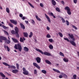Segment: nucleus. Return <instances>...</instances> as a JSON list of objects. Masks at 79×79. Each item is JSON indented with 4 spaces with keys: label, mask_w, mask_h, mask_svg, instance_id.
Returning a JSON list of instances; mask_svg holds the SVG:
<instances>
[{
    "label": "nucleus",
    "mask_w": 79,
    "mask_h": 79,
    "mask_svg": "<svg viewBox=\"0 0 79 79\" xmlns=\"http://www.w3.org/2000/svg\"><path fill=\"white\" fill-rule=\"evenodd\" d=\"M14 48L16 50H19V52H21L22 50V46L19 43L18 44H15L14 46Z\"/></svg>",
    "instance_id": "nucleus-1"
},
{
    "label": "nucleus",
    "mask_w": 79,
    "mask_h": 79,
    "mask_svg": "<svg viewBox=\"0 0 79 79\" xmlns=\"http://www.w3.org/2000/svg\"><path fill=\"white\" fill-rule=\"evenodd\" d=\"M36 50L37 52H39L41 53H42V54H44V55L47 56H51V54L50 53L47 52H44L42 50H40V49L37 48H36Z\"/></svg>",
    "instance_id": "nucleus-2"
},
{
    "label": "nucleus",
    "mask_w": 79,
    "mask_h": 79,
    "mask_svg": "<svg viewBox=\"0 0 79 79\" xmlns=\"http://www.w3.org/2000/svg\"><path fill=\"white\" fill-rule=\"evenodd\" d=\"M65 10H67V12L68 15H71V12L70 11V9L68 6H66L65 7Z\"/></svg>",
    "instance_id": "nucleus-3"
},
{
    "label": "nucleus",
    "mask_w": 79,
    "mask_h": 79,
    "mask_svg": "<svg viewBox=\"0 0 79 79\" xmlns=\"http://www.w3.org/2000/svg\"><path fill=\"white\" fill-rule=\"evenodd\" d=\"M15 31H16V34H17L16 35V37H17V38H19V34H18L19 30H18V27H15Z\"/></svg>",
    "instance_id": "nucleus-4"
},
{
    "label": "nucleus",
    "mask_w": 79,
    "mask_h": 79,
    "mask_svg": "<svg viewBox=\"0 0 79 79\" xmlns=\"http://www.w3.org/2000/svg\"><path fill=\"white\" fill-rule=\"evenodd\" d=\"M23 74H24L25 75H28L29 74V72L27 71L26 69V68L24 67H23Z\"/></svg>",
    "instance_id": "nucleus-5"
},
{
    "label": "nucleus",
    "mask_w": 79,
    "mask_h": 79,
    "mask_svg": "<svg viewBox=\"0 0 79 79\" xmlns=\"http://www.w3.org/2000/svg\"><path fill=\"white\" fill-rule=\"evenodd\" d=\"M68 35L69 36V39H72L73 41H75V39L74 38V36L72 35H71L70 34H69Z\"/></svg>",
    "instance_id": "nucleus-6"
},
{
    "label": "nucleus",
    "mask_w": 79,
    "mask_h": 79,
    "mask_svg": "<svg viewBox=\"0 0 79 79\" xmlns=\"http://www.w3.org/2000/svg\"><path fill=\"white\" fill-rule=\"evenodd\" d=\"M35 60L38 63H40L41 62V58L39 57H36Z\"/></svg>",
    "instance_id": "nucleus-7"
},
{
    "label": "nucleus",
    "mask_w": 79,
    "mask_h": 79,
    "mask_svg": "<svg viewBox=\"0 0 79 79\" xmlns=\"http://www.w3.org/2000/svg\"><path fill=\"white\" fill-rule=\"evenodd\" d=\"M33 64L34 65V66L36 67V68H37L38 69H40V67L36 63L34 62L33 63Z\"/></svg>",
    "instance_id": "nucleus-8"
},
{
    "label": "nucleus",
    "mask_w": 79,
    "mask_h": 79,
    "mask_svg": "<svg viewBox=\"0 0 79 79\" xmlns=\"http://www.w3.org/2000/svg\"><path fill=\"white\" fill-rule=\"evenodd\" d=\"M10 21L11 23L15 24V25H16L17 24V21H15L14 20L11 19L10 20Z\"/></svg>",
    "instance_id": "nucleus-9"
},
{
    "label": "nucleus",
    "mask_w": 79,
    "mask_h": 79,
    "mask_svg": "<svg viewBox=\"0 0 79 79\" xmlns=\"http://www.w3.org/2000/svg\"><path fill=\"white\" fill-rule=\"evenodd\" d=\"M45 15L46 18L47 19H48V22L50 23H51V21L50 20V19L49 17H48V15H47L46 14H45Z\"/></svg>",
    "instance_id": "nucleus-10"
},
{
    "label": "nucleus",
    "mask_w": 79,
    "mask_h": 79,
    "mask_svg": "<svg viewBox=\"0 0 79 79\" xmlns=\"http://www.w3.org/2000/svg\"><path fill=\"white\" fill-rule=\"evenodd\" d=\"M0 39L2 40H6L7 38L4 36H0Z\"/></svg>",
    "instance_id": "nucleus-11"
},
{
    "label": "nucleus",
    "mask_w": 79,
    "mask_h": 79,
    "mask_svg": "<svg viewBox=\"0 0 79 79\" xmlns=\"http://www.w3.org/2000/svg\"><path fill=\"white\" fill-rule=\"evenodd\" d=\"M23 39L21 37L20 38V41L21 42H24V40H26V39L24 38V37H23Z\"/></svg>",
    "instance_id": "nucleus-12"
},
{
    "label": "nucleus",
    "mask_w": 79,
    "mask_h": 79,
    "mask_svg": "<svg viewBox=\"0 0 79 79\" xmlns=\"http://www.w3.org/2000/svg\"><path fill=\"white\" fill-rule=\"evenodd\" d=\"M74 41L73 40L72 41H70L69 42L72 45H73V46H76V44L75 42H74Z\"/></svg>",
    "instance_id": "nucleus-13"
},
{
    "label": "nucleus",
    "mask_w": 79,
    "mask_h": 79,
    "mask_svg": "<svg viewBox=\"0 0 79 79\" xmlns=\"http://www.w3.org/2000/svg\"><path fill=\"white\" fill-rule=\"evenodd\" d=\"M20 26L21 27V28L22 29H25V26H24V25L23 24V23H20Z\"/></svg>",
    "instance_id": "nucleus-14"
},
{
    "label": "nucleus",
    "mask_w": 79,
    "mask_h": 79,
    "mask_svg": "<svg viewBox=\"0 0 79 79\" xmlns=\"http://www.w3.org/2000/svg\"><path fill=\"white\" fill-rule=\"evenodd\" d=\"M51 2L53 5H54V6H55V5H56V2H55V0H52Z\"/></svg>",
    "instance_id": "nucleus-15"
},
{
    "label": "nucleus",
    "mask_w": 79,
    "mask_h": 79,
    "mask_svg": "<svg viewBox=\"0 0 79 79\" xmlns=\"http://www.w3.org/2000/svg\"><path fill=\"white\" fill-rule=\"evenodd\" d=\"M63 60V61H64V62H65V63H68V62L69 61V60H68V59L67 58H64Z\"/></svg>",
    "instance_id": "nucleus-16"
},
{
    "label": "nucleus",
    "mask_w": 79,
    "mask_h": 79,
    "mask_svg": "<svg viewBox=\"0 0 79 79\" xmlns=\"http://www.w3.org/2000/svg\"><path fill=\"white\" fill-rule=\"evenodd\" d=\"M61 74L62 75H63V76L64 77V78H65L66 79H67V78H68V76H67V75L62 73H61Z\"/></svg>",
    "instance_id": "nucleus-17"
},
{
    "label": "nucleus",
    "mask_w": 79,
    "mask_h": 79,
    "mask_svg": "<svg viewBox=\"0 0 79 79\" xmlns=\"http://www.w3.org/2000/svg\"><path fill=\"white\" fill-rule=\"evenodd\" d=\"M12 39L15 43H18V40L16 39H15L12 38Z\"/></svg>",
    "instance_id": "nucleus-18"
},
{
    "label": "nucleus",
    "mask_w": 79,
    "mask_h": 79,
    "mask_svg": "<svg viewBox=\"0 0 79 79\" xmlns=\"http://www.w3.org/2000/svg\"><path fill=\"white\" fill-rule=\"evenodd\" d=\"M18 72V70L17 69L13 70L12 71V73H14V74H16Z\"/></svg>",
    "instance_id": "nucleus-19"
},
{
    "label": "nucleus",
    "mask_w": 79,
    "mask_h": 79,
    "mask_svg": "<svg viewBox=\"0 0 79 79\" xmlns=\"http://www.w3.org/2000/svg\"><path fill=\"white\" fill-rule=\"evenodd\" d=\"M45 61L46 63L48 64H52V63L51 62L48 60H45Z\"/></svg>",
    "instance_id": "nucleus-20"
},
{
    "label": "nucleus",
    "mask_w": 79,
    "mask_h": 79,
    "mask_svg": "<svg viewBox=\"0 0 79 79\" xmlns=\"http://www.w3.org/2000/svg\"><path fill=\"white\" fill-rule=\"evenodd\" d=\"M53 69V71H55V72H56V73H60V72L59 71V70H58L57 69Z\"/></svg>",
    "instance_id": "nucleus-21"
},
{
    "label": "nucleus",
    "mask_w": 79,
    "mask_h": 79,
    "mask_svg": "<svg viewBox=\"0 0 79 79\" xmlns=\"http://www.w3.org/2000/svg\"><path fill=\"white\" fill-rule=\"evenodd\" d=\"M24 51H25V52H28V51H29V48H27V47H24Z\"/></svg>",
    "instance_id": "nucleus-22"
},
{
    "label": "nucleus",
    "mask_w": 79,
    "mask_h": 79,
    "mask_svg": "<svg viewBox=\"0 0 79 79\" xmlns=\"http://www.w3.org/2000/svg\"><path fill=\"white\" fill-rule=\"evenodd\" d=\"M49 48L51 50H52V49H53V46L52 45L50 44L49 46Z\"/></svg>",
    "instance_id": "nucleus-23"
},
{
    "label": "nucleus",
    "mask_w": 79,
    "mask_h": 79,
    "mask_svg": "<svg viewBox=\"0 0 79 79\" xmlns=\"http://www.w3.org/2000/svg\"><path fill=\"white\" fill-rule=\"evenodd\" d=\"M23 35L25 37H27L28 36V34L27 32H23Z\"/></svg>",
    "instance_id": "nucleus-24"
},
{
    "label": "nucleus",
    "mask_w": 79,
    "mask_h": 79,
    "mask_svg": "<svg viewBox=\"0 0 79 79\" xmlns=\"http://www.w3.org/2000/svg\"><path fill=\"white\" fill-rule=\"evenodd\" d=\"M6 40V42L7 44H10V43H11V41H10V40H7V39Z\"/></svg>",
    "instance_id": "nucleus-25"
},
{
    "label": "nucleus",
    "mask_w": 79,
    "mask_h": 79,
    "mask_svg": "<svg viewBox=\"0 0 79 79\" xmlns=\"http://www.w3.org/2000/svg\"><path fill=\"white\" fill-rule=\"evenodd\" d=\"M0 75L2 76V77H5V75L4 74L2 73L1 72L0 73Z\"/></svg>",
    "instance_id": "nucleus-26"
},
{
    "label": "nucleus",
    "mask_w": 79,
    "mask_h": 79,
    "mask_svg": "<svg viewBox=\"0 0 79 79\" xmlns=\"http://www.w3.org/2000/svg\"><path fill=\"white\" fill-rule=\"evenodd\" d=\"M41 72L42 73H43L44 74H45L47 73V71L45 70H41Z\"/></svg>",
    "instance_id": "nucleus-27"
},
{
    "label": "nucleus",
    "mask_w": 79,
    "mask_h": 79,
    "mask_svg": "<svg viewBox=\"0 0 79 79\" xmlns=\"http://www.w3.org/2000/svg\"><path fill=\"white\" fill-rule=\"evenodd\" d=\"M50 15L51 16H53V18H54V19L56 18V17L53 14L52 12H51L50 13Z\"/></svg>",
    "instance_id": "nucleus-28"
},
{
    "label": "nucleus",
    "mask_w": 79,
    "mask_h": 79,
    "mask_svg": "<svg viewBox=\"0 0 79 79\" xmlns=\"http://www.w3.org/2000/svg\"><path fill=\"white\" fill-rule=\"evenodd\" d=\"M35 18L37 19V20H38V21H41V19L40 18H39V17L37 16V15H36Z\"/></svg>",
    "instance_id": "nucleus-29"
},
{
    "label": "nucleus",
    "mask_w": 79,
    "mask_h": 79,
    "mask_svg": "<svg viewBox=\"0 0 79 79\" xmlns=\"http://www.w3.org/2000/svg\"><path fill=\"white\" fill-rule=\"evenodd\" d=\"M2 64H4V65L6 66H9V64H7L6 63V62H3L2 63Z\"/></svg>",
    "instance_id": "nucleus-30"
},
{
    "label": "nucleus",
    "mask_w": 79,
    "mask_h": 79,
    "mask_svg": "<svg viewBox=\"0 0 79 79\" xmlns=\"http://www.w3.org/2000/svg\"><path fill=\"white\" fill-rule=\"evenodd\" d=\"M28 3L29 5L31 6V7H32V8H34V6H33L32 5L31 3H30V2H28Z\"/></svg>",
    "instance_id": "nucleus-31"
},
{
    "label": "nucleus",
    "mask_w": 79,
    "mask_h": 79,
    "mask_svg": "<svg viewBox=\"0 0 79 79\" xmlns=\"http://www.w3.org/2000/svg\"><path fill=\"white\" fill-rule=\"evenodd\" d=\"M9 26L11 27H12V28H13V24H11V23H9Z\"/></svg>",
    "instance_id": "nucleus-32"
},
{
    "label": "nucleus",
    "mask_w": 79,
    "mask_h": 79,
    "mask_svg": "<svg viewBox=\"0 0 79 79\" xmlns=\"http://www.w3.org/2000/svg\"><path fill=\"white\" fill-rule=\"evenodd\" d=\"M16 66L17 69H19V64H16Z\"/></svg>",
    "instance_id": "nucleus-33"
},
{
    "label": "nucleus",
    "mask_w": 79,
    "mask_h": 79,
    "mask_svg": "<svg viewBox=\"0 0 79 79\" xmlns=\"http://www.w3.org/2000/svg\"><path fill=\"white\" fill-rule=\"evenodd\" d=\"M33 35V33H32V32H31L30 35H29V37H30V38H31V37H32V36Z\"/></svg>",
    "instance_id": "nucleus-34"
},
{
    "label": "nucleus",
    "mask_w": 79,
    "mask_h": 79,
    "mask_svg": "<svg viewBox=\"0 0 79 79\" xmlns=\"http://www.w3.org/2000/svg\"><path fill=\"white\" fill-rule=\"evenodd\" d=\"M56 10L57 11H58V12H60V8L58 7H56Z\"/></svg>",
    "instance_id": "nucleus-35"
},
{
    "label": "nucleus",
    "mask_w": 79,
    "mask_h": 79,
    "mask_svg": "<svg viewBox=\"0 0 79 79\" xmlns=\"http://www.w3.org/2000/svg\"><path fill=\"white\" fill-rule=\"evenodd\" d=\"M58 34H59L60 37H63V34L61 32H58Z\"/></svg>",
    "instance_id": "nucleus-36"
},
{
    "label": "nucleus",
    "mask_w": 79,
    "mask_h": 79,
    "mask_svg": "<svg viewBox=\"0 0 79 79\" xmlns=\"http://www.w3.org/2000/svg\"><path fill=\"white\" fill-rule=\"evenodd\" d=\"M6 12H7V13H10V10H9V8H6Z\"/></svg>",
    "instance_id": "nucleus-37"
},
{
    "label": "nucleus",
    "mask_w": 79,
    "mask_h": 79,
    "mask_svg": "<svg viewBox=\"0 0 79 79\" xmlns=\"http://www.w3.org/2000/svg\"><path fill=\"white\" fill-rule=\"evenodd\" d=\"M4 31V34H5V35H9V34H8V33L7 31L5 30Z\"/></svg>",
    "instance_id": "nucleus-38"
},
{
    "label": "nucleus",
    "mask_w": 79,
    "mask_h": 79,
    "mask_svg": "<svg viewBox=\"0 0 79 79\" xmlns=\"http://www.w3.org/2000/svg\"><path fill=\"white\" fill-rule=\"evenodd\" d=\"M59 53H60V56H64V54H63V53H62V52H60Z\"/></svg>",
    "instance_id": "nucleus-39"
},
{
    "label": "nucleus",
    "mask_w": 79,
    "mask_h": 79,
    "mask_svg": "<svg viewBox=\"0 0 79 79\" xmlns=\"http://www.w3.org/2000/svg\"><path fill=\"white\" fill-rule=\"evenodd\" d=\"M49 42H50L51 43H52L53 42V39H50L48 40Z\"/></svg>",
    "instance_id": "nucleus-40"
},
{
    "label": "nucleus",
    "mask_w": 79,
    "mask_h": 79,
    "mask_svg": "<svg viewBox=\"0 0 79 79\" xmlns=\"http://www.w3.org/2000/svg\"><path fill=\"white\" fill-rule=\"evenodd\" d=\"M11 33L12 34H16V31L15 32V31H14V30H12V31H11Z\"/></svg>",
    "instance_id": "nucleus-41"
},
{
    "label": "nucleus",
    "mask_w": 79,
    "mask_h": 79,
    "mask_svg": "<svg viewBox=\"0 0 79 79\" xmlns=\"http://www.w3.org/2000/svg\"><path fill=\"white\" fill-rule=\"evenodd\" d=\"M46 37L47 38H50L51 37V35L49 34H48L46 35Z\"/></svg>",
    "instance_id": "nucleus-42"
},
{
    "label": "nucleus",
    "mask_w": 79,
    "mask_h": 79,
    "mask_svg": "<svg viewBox=\"0 0 79 79\" xmlns=\"http://www.w3.org/2000/svg\"><path fill=\"white\" fill-rule=\"evenodd\" d=\"M11 68H12V69H16V67L14 65H11Z\"/></svg>",
    "instance_id": "nucleus-43"
},
{
    "label": "nucleus",
    "mask_w": 79,
    "mask_h": 79,
    "mask_svg": "<svg viewBox=\"0 0 79 79\" xmlns=\"http://www.w3.org/2000/svg\"><path fill=\"white\" fill-rule=\"evenodd\" d=\"M2 27H3V28L5 29H6L8 28V27L4 25H2Z\"/></svg>",
    "instance_id": "nucleus-44"
},
{
    "label": "nucleus",
    "mask_w": 79,
    "mask_h": 79,
    "mask_svg": "<svg viewBox=\"0 0 79 79\" xmlns=\"http://www.w3.org/2000/svg\"><path fill=\"white\" fill-rule=\"evenodd\" d=\"M61 20L63 23H65V20L64 19H63V18H62Z\"/></svg>",
    "instance_id": "nucleus-45"
},
{
    "label": "nucleus",
    "mask_w": 79,
    "mask_h": 79,
    "mask_svg": "<svg viewBox=\"0 0 79 79\" xmlns=\"http://www.w3.org/2000/svg\"><path fill=\"white\" fill-rule=\"evenodd\" d=\"M66 23L67 26H69V22L68 21V20L66 21Z\"/></svg>",
    "instance_id": "nucleus-46"
},
{
    "label": "nucleus",
    "mask_w": 79,
    "mask_h": 79,
    "mask_svg": "<svg viewBox=\"0 0 79 79\" xmlns=\"http://www.w3.org/2000/svg\"><path fill=\"white\" fill-rule=\"evenodd\" d=\"M72 27H73L75 29H76V30H77V27H76L75 26L72 25Z\"/></svg>",
    "instance_id": "nucleus-47"
},
{
    "label": "nucleus",
    "mask_w": 79,
    "mask_h": 79,
    "mask_svg": "<svg viewBox=\"0 0 79 79\" xmlns=\"http://www.w3.org/2000/svg\"><path fill=\"white\" fill-rule=\"evenodd\" d=\"M37 73V70L36 69H35L34 70V74H36Z\"/></svg>",
    "instance_id": "nucleus-48"
},
{
    "label": "nucleus",
    "mask_w": 79,
    "mask_h": 79,
    "mask_svg": "<svg viewBox=\"0 0 79 79\" xmlns=\"http://www.w3.org/2000/svg\"><path fill=\"white\" fill-rule=\"evenodd\" d=\"M7 49L8 52H10V49L8 46H7Z\"/></svg>",
    "instance_id": "nucleus-49"
},
{
    "label": "nucleus",
    "mask_w": 79,
    "mask_h": 79,
    "mask_svg": "<svg viewBox=\"0 0 79 79\" xmlns=\"http://www.w3.org/2000/svg\"><path fill=\"white\" fill-rule=\"evenodd\" d=\"M64 40H67V41H68V42H69L70 41L68 39V38H64Z\"/></svg>",
    "instance_id": "nucleus-50"
},
{
    "label": "nucleus",
    "mask_w": 79,
    "mask_h": 79,
    "mask_svg": "<svg viewBox=\"0 0 79 79\" xmlns=\"http://www.w3.org/2000/svg\"><path fill=\"white\" fill-rule=\"evenodd\" d=\"M73 0V2L74 3H75V4H76L77 3V0Z\"/></svg>",
    "instance_id": "nucleus-51"
},
{
    "label": "nucleus",
    "mask_w": 79,
    "mask_h": 79,
    "mask_svg": "<svg viewBox=\"0 0 79 79\" xmlns=\"http://www.w3.org/2000/svg\"><path fill=\"white\" fill-rule=\"evenodd\" d=\"M19 17L20 18H23V14H20L19 15Z\"/></svg>",
    "instance_id": "nucleus-52"
},
{
    "label": "nucleus",
    "mask_w": 79,
    "mask_h": 79,
    "mask_svg": "<svg viewBox=\"0 0 79 79\" xmlns=\"http://www.w3.org/2000/svg\"><path fill=\"white\" fill-rule=\"evenodd\" d=\"M31 23H33V24H34V23H35V22L34 20H32Z\"/></svg>",
    "instance_id": "nucleus-53"
},
{
    "label": "nucleus",
    "mask_w": 79,
    "mask_h": 79,
    "mask_svg": "<svg viewBox=\"0 0 79 79\" xmlns=\"http://www.w3.org/2000/svg\"><path fill=\"white\" fill-rule=\"evenodd\" d=\"M40 6L41 7H43V6H44V5H43V4L40 3Z\"/></svg>",
    "instance_id": "nucleus-54"
},
{
    "label": "nucleus",
    "mask_w": 79,
    "mask_h": 79,
    "mask_svg": "<svg viewBox=\"0 0 79 79\" xmlns=\"http://www.w3.org/2000/svg\"><path fill=\"white\" fill-rule=\"evenodd\" d=\"M59 77L60 78H61L63 77V76H62V75H60L59 76Z\"/></svg>",
    "instance_id": "nucleus-55"
},
{
    "label": "nucleus",
    "mask_w": 79,
    "mask_h": 79,
    "mask_svg": "<svg viewBox=\"0 0 79 79\" xmlns=\"http://www.w3.org/2000/svg\"><path fill=\"white\" fill-rule=\"evenodd\" d=\"M47 29L48 30V31H49L50 30V28L48 27H47Z\"/></svg>",
    "instance_id": "nucleus-56"
},
{
    "label": "nucleus",
    "mask_w": 79,
    "mask_h": 79,
    "mask_svg": "<svg viewBox=\"0 0 79 79\" xmlns=\"http://www.w3.org/2000/svg\"><path fill=\"white\" fill-rule=\"evenodd\" d=\"M61 3H62L63 5H64V1H61Z\"/></svg>",
    "instance_id": "nucleus-57"
},
{
    "label": "nucleus",
    "mask_w": 79,
    "mask_h": 79,
    "mask_svg": "<svg viewBox=\"0 0 79 79\" xmlns=\"http://www.w3.org/2000/svg\"><path fill=\"white\" fill-rule=\"evenodd\" d=\"M25 22L26 24H28V23H29V22L27 21H25Z\"/></svg>",
    "instance_id": "nucleus-58"
},
{
    "label": "nucleus",
    "mask_w": 79,
    "mask_h": 79,
    "mask_svg": "<svg viewBox=\"0 0 79 79\" xmlns=\"http://www.w3.org/2000/svg\"><path fill=\"white\" fill-rule=\"evenodd\" d=\"M22 19H23V20H24V19H25V17H23L22 18Z\"/></svg>",
    "instance_id": "nucleus-59"
},
{
    "label": "nucleus",
    "mask_w": 79,
    "mask_h": 79,
    "mask_svg": "<svg viewBox=\"0 0 79 79\" xmlns=\"http://www.w3.org/2000/svg\"><path fill=\"white\" fill-rule=\"evenodd\" d=\"M8 67V68H11V65L10 66V65H9V66H7Z\"/></svg>",
    "instance_id": "nucleus-60"
},
{
    "label": "nucleus",
    "mask_w": 79,
    "mask_h": 79,
    "mask_svg": "<svg viewBox=\"0 0 79 79\" xmlns=\"http://www.w3.org/2000/svg\"><path fill=\"white\" fill-rule=\"evenodd\" d=\"M2 40H2L1 39H0V42L1 43H2Z\"/></svg>",
    "instance_id": "nucleus-61"
},
{
    "label": "nucleus",
    "mask_w": 79,
    "mask_h": 79,
    "mask_svg": "<svg viewBox=\"0 0 79 79\" xmlns=\"http://www.w3.org/2000/svg\"><path fill=\"white\" fill-rule=\"evenodd\" d=\"M7 46L5 45L4 46L5 48H7Z\"/></svg>",
    "instance_id": "nucleus-62"
},
{
    "label": "nucleus",
    "mask_w": 79,
    "mask_h": 79,
    "mask_svg": "<svg viewBox=\"0 0 79 79\" xmlns=\"http://www.w3.org/2000/svg\"><path fill=\"white\" fill-rule=\"evenodd\" d=\"M0 9H1V10L3 9V8H2V7L1 6H0Z\"/></svg>",
    "instance_id": "nucleus-63"
},
{
    "label": "nucleus",
    "mask_w": 79,
    "mask_h": 79,
    "mask_svg": "<svg viewBox=\"0 0 79 79\" xmlns=\"http://www.w3.org/2000/svg\"><path fill=\"white\" fill-rule=\"evenodd\" d=\"M77 69H78V70H79V67H77Z\"/></svg>",
    "instance_id": "nucleus-64"
}]
</instances>
